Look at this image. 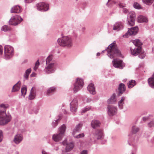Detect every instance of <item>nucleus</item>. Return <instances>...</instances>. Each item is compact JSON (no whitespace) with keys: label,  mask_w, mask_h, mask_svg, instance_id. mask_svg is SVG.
Here are the masks:
<instances>
[{"label":"nucleus","mask_w":154,"mask_h":154,"mask_svg":"<svg viewBox=\"0 0 154 154\" xmlns=\"http://www.w3.org/2000/svg\"><path fill=\"white\" fill-rule=\"evenodd\" d=\"M36 75V74L35 73H33L31 74V76L32 77L35 76Z\"/></svg>","instance_id":"obj_52"},{"label":"nucleus","mask_w":154,"mask_h":154,"mask_svg":"<svg viewBox=\"0 0 154 154\" xmlns=\"http://www.w3.org/2000/svg\"><path fill=\"white\" fill-rule=\"evenodd\" d=\"M80 154H87V151L86 150L82 151Z\"/></svg>","instance_id":"obj_49"},{"label":"nucleus","mask_w":154,"mask_h":154,"mask_svg":"<svg viewBox=\"0 0 154 154\" xmlns=\"http://www.w3.org/2000/svg\"><path fill=\"white\" fill-rule=\"evenodd\" d=\"M58 121H59V119H57V120H55L54 122H53L52 123L53 126L54 127H55V126H56L57 124V122Z\"/></svg>","instance_id":"obj_44"},{"label":"nucleus","mask_w":154,"mask_h":154,"mask_svg":"<svg viewBox=\"0 0 154 154\" xmlns=\"http://www.w3.org/2000/svg\"><path fill=\"white\" fill-rule=\"evenodd\" d=\"M139 54H140L139 57L140 58L143 59L145 57V54L142 51L141 49L140 52L137 55H138Z\"/></svg>","instance_id":"obj_39"},{"label":"nucleus","mask_w":154,"mask_h":154,"mask_svg":"<svg viewBox=\"0 0 154 154\" xmlns=\"http://www.w3.org/2000/svg\"><path fill=\"white\" fill-rule=\"evenodd\" d=\"M21 95L24 96L26 92V86L23 87L21 89Z\"/></svg>","instance_id":"obj_34"},{"label":"nucleus","mask_w":154,"mask_h":154,"mask_svg":"<svg viewBox=\"0 0 154 154\" xmlns=\"http://www.w3.org/2000/svg\"><path fill=\"white\" fill-rule=\"evenodd\" d=\"M89 110V108H85L82 110V114L83 113H85V112H86L87 111Z\"/></svg>","instance_id":"obj_46"},{"label":"nucleus","mask_w":154,"mask_h":154,"mask_svg":"<svg viewBox=\"0 0 154 154\" xmlns=\"http://www.w3.org/2000/svg\"><path fill=\"white\" fill-rule=\"evenodd\" d=\"M95 137L97 139H101L103 136V132L101 130H97L94 133Z\"/></svg>","instance_id":"obj_18"},{"label":"nucleus","mask_w":154,"mask_h":154,"mask_svg":"<svg viewBox=\"0 0 154 154\" xmlns=\"http://www.w3.org/2000/svg\"><path fill=\"white\" fill-rule=\"evenodd\" d=\"M106 50L108 56L111 58L117 56H120L121 55V52L118 50L115 42H114L110 45Z\"/></svg>","instance_id":"obj_1"},{"label":"nucleus","mask_w":154,"mask_h":154,"mask_svg":"<svg viewBox=\"0 0 154 154\" xmlns=\"http://www.w3.org/2000/svg\"><path fill=\"white\" fill-rule=\"evenodd\" d=\"M42 154H47V152L44 151H42Z\"/></svg>","instance_id":"obj_54"},{"label":"nucleus","mask_w":154,"mask_h":154,"mask_svg":"<svg viewBox=\"0 0 154 154\" xmlns=\"http://www.w3.org/2000/svg\"><path fill=\"white\" fill-rule=\"evenodd\" d=\"M110 0H108V3H107V5H108L109 3V2H110Z\"/></svg>","instance_id":"obj_56"},{"label":"nucleus","mask_w":154,"mask_h":154,"mask_svg":"<svg viewBox=\"0 0 154 154\" xmlns=\"http://www.w3.org/2000/svg\"><path fill=\"white\" fill-rule=\"evenodd\" d=\"M33 0H25L26 3H29L31 2Z\"/></svg>","instance_id":"obj_51"},{"label":"nucleus","mask_w":154,"mask_h":154,"mask_svg":"<svg viewBox=\"0 0 154 154\" xmlns=\"http://www.w3.org/2000/svg\"><path fill=\"white\" fill-rule=\"evenodd\" d=\"M3 138L2 132L1 130H0V142H1Z\"/></svg>","instance_id":"obj_45"},{"label":"nucleus","mask_w":154,"mask_h":154,"mask_svg":"<svg viewBox=\"0 0 154 154\" xmlns=\"http://www.w3.org/2000/svg\"><path fill=\"white\" fill-rule=\"evenodd\" d=\"M39 65V60H38L37 62H36L35 66L34 68V69L36 71Z\"/></svg>","instance_id":"obj_42"},{"label":"nucleus","mask_w":154,"mask_h":154,"mask_svg":"<svg viewBox=\"0 0 154 154\" xmlns=\"http://www.w3.org/2000/svg\"><path fill=\"white\" fill-rule=\"evenodd\" d=\"M134 44L137 47V48H134L132 50L131 48V54L134 56H137L141 51V46L142 45V43L138 39H136L133 41Z\"/></svg>","instance_id":"obj_4"},{"label":"nucleus","mask_w":154,"mask_h":154,"mask_svg":"<svg viewBox=\"0 0 154 154\" xmlns=\"http://www.w3.org/2000/svg\"><path fill=\"white\" fill-rule=\"evenodd\" d=\"M22 11V9L20 6L16 5L13 7L11 10V13H19Z\"/></svg>","instance_id":"obj_17"},{"label":"nucleus","mask_w":154,"mask_h":154,"mask_svg":"<svg viewBox=\"0 0 154 154\" xmlns=\"http://www.w3.org/2000/svg\"><path fill=\"white\" fill-rule=\"evenodd\" d=\"M1 30L5 32H6L10 30V28L7 26H4L2 27Z\"/></svg>","instance_id":"obj_37"},{"label":"nucleus","mask_w":154,"mask_h":154,"mask_svg":"<svg viewBox=\"0 0 154 154\" xmlns=\"http://www.w3.org/2000/svg\"><path fill=\"white\" fill-rule=\"evenodd\" d=\"M100 54V53H97V56H99Z\"/></svg>","instance_id":"obj_55"},{"label":"nucleus","mask_w":154,"mask_h":154,"mask_svg":"<svg viewBox=\"0 0 154 154\" xmlns=\"http://www.w3.org/2000/svg\"><path fill=\"white\" fill-rule=\"evenodd\" d=\"M88 89L91 94H96L95 88L94 84L92 83L90 84L88 87Z\"/></svg>","instance_id":"obj_20"},{"label":"nucleus","mask_w":154,"mask_h":154,"mask_svg":"<svg viewBox=\"0 0 154 154\" xmlns=\"http://www.w3.org/2000/svg\"><path fill=\"white\" fill-rule=\"evenodd\" d=\"M37 6L38 10L41 11H46L48 9V5L45 3H39Z\"/></svg>","instance_id":"obj_13"},{"label":"nucleus","mask_w":154,"mask_h":154,"mask_svg":"<svg viewBox=\"0 0 154 154\" xmlns=\"http://www.w3.org/2000/svg\"><path fill=\"white\" fill-rule=\"evenodd\" d=\"M31 69H27L25 72L24 75V77L26 79H28L29 75V73L31 72Z\"/></svg>","instance_id":"obj_33"},{"label":"nucleus","mask_w":154,"mask_h":154,"mask_svg":"<svg viewBox=\"0 0 154 154\" xmlns=\"http://www.w3.org/2000/svg\"><path fill=\"white\" fill-rule=\"evenodd\" d=\"M63 144L64 145H66V151L67 152H69L73 148V144L72 142L67 143L66 140H65L63 142Z\"/></svg>","instance_id":"obj_15"},{"label":"nucleus","mask_w":154,"mask_h":154,"mask_svg":"<svg viewBox=\"0 0 154 154\" xmlns=\"http://www.w3.org/2000/svg\"><path fill=\"white\" fill-rule=\"evenodd\" d=\"M136 84V83L135 80H131L128 83L127 85L129 88H132Z\"/></svg>","instance_id":"obj_28"},{"label":"nucleus","mask_w":154,"mask_h":154,"mask_svg":"<svg viewBox=\"0 0 154 154\" xmlns=\"http://www.w3.org/2000/svg\"><path fill=\"white\" fill-rule=\"evenodd\" d=\"M136 16V14L134 12H131L129 13V17L128 18V24L129 25L131 26L134 25Z\"/></svg>","instance_id":"obj_10"},{"label":"nucleus","mask_w":154,"mask_h":154,"mask_svg":"<svg viewBox=\"0 0 154 154\" xmlns=\"http://www.w3.org/2000/svg\"><path fill=\"white\" fill-rule=\"evenodd\" d=\"M11 120V116L7 114L4 111L0 110V125H4L8 123Z\"/></svg>","instance_id":"obj_3"},{"label":"nucleus","mask_w":154,"mask_h":154,"mask_svg":"<svg viewBox=\"0 0 154 154\" xmlns=\"http://www.w3.org/2000/svg\"><path fill=\"white\" fill-rule=\"evenodd\" d=\"M119 6L121 8L124 7L125 6V5L122 3H120L119 4Z\"/></svg>","instance_id":"obj_47"},{"label":"nucleus","mask_w":154,"mask_h":154,"mask_svg":"<svg viewBox=\"0 0 154 154\" xmlns=\"http://www.w3.org/2000/svg\"><path fill=\"white\" fill-rule=\"evenodd\" d=\"M13 48L10 46L5 45L4 47V54L6 58H9L13 55Z\"/></svg>","instance_id":"obj_7"},{"label":"nucleus","mask_w":154,"mask_h":154,"mask_svg":"<svg viewBox=\"0 0 154 154\" xmlns=\"http://www.w3.org/2000/svg\"><path fill=\"white\" fill-rule=\"evenodd\" d=\"M52 55H49L46 60V64L50 63V61L52 59Z\"/></svg>","instance_id":"obj_38"},{"label":"nucleus","mask_w":154,"mask_h":154,"mask_svg":"<svg viewBox=\"0 0 154 154\" xmlns=\"http://www.w3.org/2000/svg\"><path fill=\"white\" fill-rule=\"evenodd\" d=\"M75 134H74V135H73L74 137L77 138H79L82 137H83L85 135L84 134L82 133L79 134L78 135H75Z\"/></svg>","instance_id":"obj_41"},{"label":"nucleus","mask_w":154,"mask_h":154,"mask_svg":"<svg viewBox=\"0 0 154 154\" xmlns=\"http://www.w3.org/2000/svg\"><path fill=\"white\" fill-rule=\"evenodd\" d=\"M138 21L139 22H146L148 20L146 17L143 16H140L138 17Z\"/></svg>","instance_id":"obj_27"},{"label":"nucleus","mask_w":154,"mask_h":154,"mask_svg":"<svg viewBox=\"0 0 154 154\" xmlns=\"http://www.w3.org/2000/svg\"><path fill=\"white\" fill-rule=\"evenodd\" d=\"M23 137L20 134H17L16 135L14 138V141L16 144L19 143L22 140Z\"/></svg>","instance_id":"obj_21"},{"label":"nucleus","mask_w":154,"mask_h":154,"mask_svg":"<svg viewBox=\"0 0 154 154\" xmlns=\"http://www.w3.org/2000/svg\"><path fill=\"white\" fill-rule=\"evenodd\" d=\"M65 111L66 112V110H65Z\"/></svg>","instance_id":"obj_57"},{"label":"nucleus","mask_w":154,"mask_h":154,"mask_svg":"<svg viewBox=\"0 0 154 154\" xmlns=\"http://www.w3.org/2000/svg\"><path fill=\"white\" fill-rule=\"evenodd\" d=\"M148 83L150 87L154 88V73L152 76L149 78L148 80Z\"/></svg>","instance_id":"obj_23"},{"label":"nucleus","mask_w":154,"mask_h":154,"mask_svg":"<svg viewBox=\"0 0 154 154\" xmlns=\"http://www.w3.org/2000/svg\"><path fill=\"white\" fill-rule=\"evenodd\" d=\"M3 52V48L2 46L0 45V54H2Z\"/></svg>","instance_id":"obj_50"},{"label":"nucleus","mask_w":154,"mask_h":154,"mask_svg":"<svg viewBox=\"0 0 154 154\" xmlns=\"http://www.w3.org/2000/svg\"><path fill=\"white\" fill-rule=\"evenodd\" d=\"M46 65L44 69L45 71L47 74H50L54 72V71L55 63H48Z\"/></svg>","instance_id":"obj_9"},{"label":"nucleus","mask_w":154,"mask_h":154,"mask_svg":"<svg viewBox=\"0 0 154 154\" xmlns=\"http://www.w3.org/2000/svg\"><path fill=\"white\" fill-rule=\"evenodd\" d=\"M123 27L121 23H116L113 27V29L119 30Z\"/></svg>","instance_id":"obj_26"},{"label":"nucleus","mask_w":154,"mask_h":154,"mask_svg":"<svg viewBox=\"0 0 154 154\" xmlns=\"http://www.w3.org/2000/svg\"><path fill=\"white\" fill-rule=\"evenodd\" d=\"M84 85V82L82 79L81 78H78L74 85L73 90L75 93L82 88Z\"/></svg>","instance_id":"obj_6"},{"label":"nucleus","mask_w":154,"mask_h":154,"mask_svg":"<svg viewBox=\"0 0 154 154\" xmlns=\"http://www.w3.org/2000/svg\"><path fill=\"white\" fill-rule=\"evenodd\" d=\"M147 119V118L146 117H143V120L144 121H146Z\"/></svg>","instance_id":"obj_53"},{"label":"nucleus","mask_w":154,"mask_h":154,"mask_svg":"<svg viewBox=\"0 0 154 154\" xmlns=\"http://www.w3.org/2000/svg\"><path fill=\"white\" fill-rule=\"evenodd\" d=\"M36 91L33 88H32L30 92L29 97V98L30 100L34 99L35 96Z\"/></svg>","instance_id":"obj_22"},{"label":"nucleus","mask_w":154,"mask_h":154,"mask_svg":"<svg viewBox=\"0 0 154 154\" xmlns=\"http://www.w3.org/2000/svg\"><path fill=\"white\" fill-rule=\"evenodd\" d=\"M125 97H122L120 101L119 102V107L121 109H122L123 105L122 104L124 103V101L125 100Z\"/></svg>","instance_id":"obj_31"},{"label":"nucleus","mask_w":154,"mask_h":154,"mask_svg":"<svg viewBox=\"0 0 154 154\" xmlns=\"http://www.w3.org/2000/svg\"><path fill=\"white\" fill-rule=\"evenodd\" d=\"M134 8L137 9H140L141 8L140 5L137 2H135L134 3Z\"/></svg>","instance_id":"obj_40"},{"label":"nucleus","mask_w":154,"mask_h":154,"mask_svg":"<svg viewBox=\"0 0 154 154\" xmlns=\"http://www.w3.org/2000/svg\"><path fill=\"white\" fill-rule=\"evenodd\" d=\"M154 6V4L153 5Z\"/></svg>","instance_id":"obj_58"},{"label":"nucleus","mask_w":154,"mask_h":154,"mask_svg":"<svg viewBox=\"0 0 154 154\" xmlns=\"http://www.w3.org/2000/svg\"><path fill=\"white\" fill-rule=\"evenodd\" d=\"M22 20L20 16L17 15L11 17L9 20V23L11 25H16L20 23Z\"/></svg>","instance_id":"obj_8"},{"label":"nucleus","mask_w":154,"mask_h":154,"mask_svg":"<svg viewBox=\"0 0 154 154\" xmlns=\"http://www.w3.org/2000/svg\"><path fill=\"white\" fill-rule=\"evenodd\" d=\"M77 100L74 99L70 103V109L72 112H75L77 109Z\"/></svg>","instance_id":"obj_16"},{"label":"nucleus","mask_w":154,"mask_h":154,"mask_svg":"<svg viewBox=\"0 0 154 154\" xmlns=\"http://www.w3.org/2000/svg\"><path fill=\"white\" fill-rule=\"evenodd\" d=\"M20 81L18 82L13 87L12 91V92H15L18 91L20 89Z\"/></svg>","instance_id":"obj_24"},{"label":"nucleus","mask_w":154,"mask_h":154,"mask_svg":"<svg viewBox=\"0 0 154 154\" xmlns=\"http://www.w3.org/2000/svg\"><path fill=\"white\" fill-rule=\"evenodd\" d=\"M82 127V125L80 124H79L77 125L73 131V135H74V134H75L77 132L80 131Z\"/></svg>","instance_id":"obj_30"},{"label":"nucleus","mask_w":154,"mask_h":154,"mask_svg":"<svg viewBox=\"0 0 154 154\" xmlns=\"http://www.w3.org/2000/svg\"><path fill=\"white\" fill-rule=\"evenodd\" d=\"M113 66L116 68L122 69L125 66L124 64L122 63L121 60H118L116 59H114L112 61Z\"/></svg>","instance_id":"obj_11"},{"label":"nucleus","mask_w":154,"mask_h":154,"mask_svg":"<svg viewBox=\"0 0 154 154\" xmlns=\"http://www.w3.org/2000/svg\"><path fill=\"white\" fill-rule=\"evenodd\" d=\"M148 126L149 127H152L154 126V121L152 120L148 124Z\"/></svg>","instance_id":"obj_43"},{"label":"nucleus","mask_w":154,"mask_h":154,"mask_svg":"<svg viewBox=\"0 0 154 154\" xmlns=\"http://www.w3.org/2000/svg\"><path fill=\"white\" fill-rule=\"evenodd\" d=\"M139 130V129L138 128L135 126H133L132 128V132L134 134H135Z\"/></svg>","instance_id":"obj_36"},{"label":"nucleus","mask_w":154,"mask_h":154,"mask_svg":"<svg viewBox=\"0 0 154 154\" xmlns=\"http://www.w3.org/2000/svg\"><path fill=\"white\" fill-rule=\"evenodd\" d=\"M56 91V88L54 87H51L47 91V94L48 95H49L51 93Z\"/></svg>","instance_id":"obj_32"},{"label":"nucleus","mask_w":154,"mask_h":154,"mask_svg":"<svg viewBox=\"0 0 154 154\" xmlns=\"http://www.w3.org/2000/svg\"><path fill=\"white\" fill-rule=\"evenodd\" d=\"M66 128L65 125H63L60 128L59 133L54 134L53 135L52 138L54 141H59L61 140L64 136Z\"/></svg>","instance_id":"obj_5"},{"label":"nucleus","mask_w":154,"mask_h":154,"mask_svg":"<svg viewBox=\"0 0 154 154\" xmlns=\"http://www.w3.org/2000/svg\"><path fill=\"white\" fill-rule=\"evenodd\" d=\"M100 122L97 120H93L91 122V125L93 128H95L100 125Z\"/></svg>","instance_id":"obj_25"},{"label":"nucleus","mask_w":154,"mask_h":154,"mask_svg":"<svg viewBox=\"0 0 154 154\" xmlns=\"http://www.w3.org/2000/svg\"><path fill=\"white\" fill-rule=\"evenodd\" d=\"M154 0H143V2L148 5H151L154 2Z\"/></svg>","instance_id":"obj_35"},{"label":"nucleus","mask_w":154,"mask_h":154,"mask_svg":"<svg viewBox=\"0 0 154 154\" xmlns=\"http://www.w3.org/2000/svg\"><path fill=\"white\" fill-rule=\"evenodd\" d=\"M138 31L137 27H135L129 29L128 32L125 35H123V37L127 38L128 35H135L137 34Z\"/></svg>","instance_id":"obj_12"},{"label":"nucleus","mask_w":154,"mask_h":154,"mask_svg":"<svg viewBox=\"0 0 154 154\" xmlns=\"http://www.w3.org/2000/svg\"><path fill=\"white\" fill-rule=\"evenodd\" d=\"M118 90L119 91L118 95L120 96L123 93L125 90V85L123 83L120 84L119 85Z\"/></svg>","instance_id":"obj_19"},{"label":"nucleus","mask_w":154,"mask_h":154,"mask_svg":"<svg viewBox=\"0 0 154 154\" xmlns=\"http://www.w3.org/2000/svg\"><path fill=\"white\" fill-rule=\"evenodd\" d=\"M116 95L113 94L110 98L108 102L109 103H113L116 101Z\"/></svg>","instance_id":"obj_29"},{"label":"nucleus","mask_w":154,"mask_h":154,"mask_svg":"<svg viewBox=\"0 0 154 154\" xmlns=\"http://www.w3.org/2000/svg\"><path fill=\"white\" fill-rule=\"evenodd\" d=\"M58 44L62 46L71 47L72 45V39L68 36H64L59 38L57 40Z\"/></svg>","instance_id":"obj_2"},{"label":"nucleus","mask_w":154,"mask_h":154,"mask_svg":"<svg viewBox=\"0 0 154 154\" xmlns=\"http://www.w3.org/2000/svg\"><path fill=\"white\" fill-rule=\"evenodd\" d=\"M123 11L125 13H127L128 12V10L126 8H123Z\"/></svg>","instance_id":"obj_48"},{"label":"nucleus","mask_w":154,"mask_h":154,"mask_svg":"<svg viewBox=\"0 0 154 154\" xmlns=\"http://www.w3.org/2000/svg\"><path fill=\"white\" fill-rule=\"evenodd\" d=\"M107 112L110 116H113L115 115L117 112L116 108L111 105H109L107 108Z\"/></svg>","instance_id":"obj_14"}]
</instances>
